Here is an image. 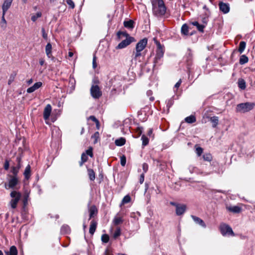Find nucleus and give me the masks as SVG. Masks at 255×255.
Instances as JSON below:
<instances>
[{
  "instance_id": "obj_1",
  "label": "nucleus",
  "mask_w": 255,
  "mask_h": 255,
  "mask_svg": "<svg viewBox=\"0 0 255 255\" xmlns=\"http://www.w3.org/2000/svg\"><path fill=\"white\" fill-rule=\"evenodd\" d=\"M152 11L156 16L163 15L166 12V7L162 0H151Z\"/></svg>"
},
{
  "instance_id": "obj_2",
  "label": "nucleus",
  "mask_w": 255,
  "mask_h": 255,
  "mask_svg": "<svg viewBox=\"0 0 255 255\" xmlns=\"http://www.w3.org/2000/svg\"><path fill=\"white\" fill-rule=\"evenodd\" d=\"M147 44V39L146 38H144L138 42L135 46L134 59H137V58L141 56V52L145 48Z\"/></svg>"
},
{
  "instance_id": "obj_3",
  "label": "nucleus",
  "mask_w": 255,
  "mask_h": 255,
  "mask_svg": "<svg viewBox=\"0 0 255 255\" xmlns=\"http://www.w3.org/2000/svg\"><path fill=\"white\" fill-rule=\"evenodd\" d=\"M10 196L11 198L9 202V205L12 209H15L17 207V204L20 200L21 194L19 192L16 191H12L10 194Z\"/></svg>"
},
{
  "instance_id": "obj_4",
  "label": "nucleus",
  "mask_w": 255,
  "mask_h": 255,
  "mask_svg": "<svg viewBox=\"0 0 255 255\" xmlns=\"http://www.w3.org/2000/svg\"><path fill=\"white\" fill-rule=\"evenodd\" d=\"M255 106L253 103H244L239 104L237 106L236 110L237 112L241 113L248 112L252 110Z\"/></svg>"
},
{
  "instance_id": "obj_5",
  "label": "nucleus",
  "mask_w": 255,
  "mask_h": 255,
  "mask_svg": "<svg viewBox=\"0 0 255 255\" xmlns=\"http://www.w3.org/2000/svg\"><path fill=\"white\" fill-rule=\"evenodd\" d=\"M154 41L157 46L156 55L154 58V63H157L158 60L163 57L164 54V50L163 46L158 41H157L155 38H154Z\"/></svg>"
},
{
  "instance_id": "obj_6",
  "label": "nucleus",
  "mask_w": 255,
  "mask_h": 255,
  "mask_svg": "<svg viewBox=\"0 0 255 255\" xmlns=\"http://www.w3.org/2000/svg\"><path fill=\"white\" fill-rule=\"evenodd\" d=\"M220 230L223 236L226 235L234 236L235 234L230 226L226 224H222L220 226Z\"/></svg>"
},
{
  "instance_id": "obj_7",
  "label": "nucleus",
  "mask_w": 255,
  "mask_h": 255,
  "mask_svg": "<svg viewBox=\"0 0 255 255\" xmlns=\"http://www.w3.org/2000/svg\"><path fill=\"white\" fill-rule=\"evenodd\" d=\"M90 93L92 97L95 99H99L102 95V91L98 85H92Z\"/></svg>"
},
{
  "instance_id": "obj_8",
  "label": "nucleus",
  "mask_w": 255,
  "mask_h": 255,
  "mask_svg": "<svg viewBox=\"0 0 255 255\" xmlns=\"http://www.w3.org/2000/svg\"><path fill=\"white\" fill-rule=\"evenodd\" d=\"M18 183V179L17 177H12V176L10 175L8 184H5V188L6 189L9 188H11L13 189H15Z\"/></svg>"
},
{
  "instance_id": "obj_9",
  "label": "nucleus",
  "mask_w": 255,
  "mask_h": 255,
  "mask_svg": "<svg viewBox=\"0 0 255 255\" xmlns=\"http://www.w3.org/2000/svg\"><path fill=\"white\" fill-rule=\"evenodd\" d=\"M135 39L133 37H128L126 39L123 40L117 46V49H123L129 45L132 42L134 41Z\"/></svg>"
},
{
  "instance_id": "obj_10",
  "label": "nucleus",
  "mask_w": 255,
  "mask_h": 255,
  "mask_svg": "<svg viewBox=\"0 0 255 255\" xmlns=\"http://www.w3.org/2000/svg\"><path fill=\"white\" fill-rule=\"evenodd\" d=\"M52 45L48 42L45 47V53L48 58H50L52 61H55V58L52 55Z\"/></svg>"
},
{
  "instance_id": "obj_11",
  "label": "nucleus",
  "mask_w": 255,
  "mask_h": 255,
  "mask_svg": "<svg viewBox=\"0 0 255 255\" xmlns=\"http://www.w3.org/2000/svg\"><path fill=\"white\" fill-rule=\"evenodd\" d=\"M52 111V107L50 104H48L46 106L44 109L43 112V118L45 120H47L49 119Z\"/></svg>"
},
{
  "instance_id": "obj_12",
  "label": "nucleus",
  "mask_w": 255,
  "mask_h": 255,
  "mask_svg": "<svg viewBox=\"0 0 255 255\" xmlns=\"http://www.w3.org/2000/svg\"><path fill=\"white\" fill-rule=\"evenodd\" d=\"M184 58L187 63V66L189 67L190 66L192 61V53L190 49H188V51Z\"/></svg>"
},
{
  "instance_id": "obj_13",
  "label": "nucleus",
  "mask_w": 255,
  "mask_h": 255,
  "mask_svg": "<svg viewBox=\"0 0 255 255\" xmlns=\"http://www.w3.org/2000/svg\"><path fill=\"white\" fill-rule=\"evenodd\" d=\"M219 8L221 11L224 13H227L230 11V6L229 4L223 2H220L219 3Z\"/></svg>"
},
{
  "instance_id": "obj_14",
  "label": "nucleus",
  "mask_w": 255,
  "mask_h": 255,
  "mask_svg": "<svg viewBox=\"0 0 255 255\" xmlns=\"http://www.w3.org/2000/svg\"><path fill=\"white\" fill-rule=\"evenodd\" d=\"M186 210V206L184 204H179L177 205L176 208V214L178 216L184 214Z\"/></svg>"
},
{
  "instance_id": "obj_15",
  "label": "nucleus",
  "mask_w": 255,
  "mask_h": 255,
  "mask_svg": "<svg viewBox=\"0 0 255 255\" xmlns=\"http://www.w3.org/2000/svg\"><path fill=\"white\" fill-rule=\"evenodd\" d=\"M42 85V83L41 82H38L35 83L32 86L28 88L26 92L28 93H31L34 92L35 90H37L39 88H40Z\"/></svg>"
},
{
  "instance_id": "obj_16",
  "label": "nucleus",
  "mask_w": 255,
  "mask_h": 255,
  "mask_svg": "<svg viewBox=\"0 0 255 255\" xmlns=\"http://www.w3.org/2000/svg\"><path fill=\"white\" fill-rule=\"evenodd\" d=\"M12 2V0H4V2L2 6V12L3 13V15H5L6 12L8 10V9L10 7L11 3Z\"/></svg>"
},
{
  "instance_id": "obj_17",
  "label": "nucleus",
  "mask_w": 255,
  "mask_h": 255,
  "mask_svg": "<svg viewBox=\"0 0 255 255\" xmlns=\"http://www.w3.org/2000/svg\"><path fill=\"white\" fill-rule=\"evenodd\" d=\"M191 218L196 224L200 225L201 226L204 228L206 227V225L204 222L203 221V220L200 219V218L194 215H192Z\"/></svg>"
},
{
  "instance_id": "obj_18",
  "label": "nucleus",
  "mask_w": 255,
  "mask_h": 255,
  "mask_svg": "<svg viewBox=\"0 0 255 255\" xmlns=\"http://www.w3.org/2000/svg\"><path fill=\"white\" fill-rule=\"evenodd\" d=\"M97 223L95 220H93L90 223L89 233L91 235H93L95 233L97 228Z\"/></svg>"
},
{
  "instance_id": "obj_19",
  "label": "nucleus",
  "mask_w": 255,
  "mask_h": 255,
  "mask_svg": "<svg viewBox=\"0 0 255 255\" xmlns=\"http://www.w3.org/2000/svg\"><path fill=\"white\" fill-rule=\"evenodd\" d=\"M98 210L95 206H92L89 209L90 218L89 220L93 218L97 214Z\"/></svg>"
},
{
  "instance_id": "obj_20",
  "label": "nucleus",
  "mask_w": 255,
  "mask_h": 255,
  "mask_svg": "<svg viewBox=\"0 0 255 255\" xmlns=\"http://www.w3.org/2000/svg\"><path fill=\"white\" fill-rule=\"evenodd\" d=\"M6 255H17L16 248L13 246L10 248L9 251L5 252Z\"/></svg>"
},
{
  "instance_id": "obj_21",
  "label": "nucleus",
  "mask_w": 255,
  "mask_h": 255,
  "mask_svg": "<svg viewBox=\"0 0 255 255\" xmlns=\"http://www.w3.org/2000/svg\"><path fill=\"white\" fill-rule=\"evenodd\" d=\"M133 24L134 21L132 20H129L124 22V26L128 29H132L134 27Z\"/></svg>"
},
{
  "instance_id": "obj_22",
  "label": "nucleus",
  "mask_w": 255,
  "mask_h": 255,
  "mask_svg": "<svg viewBox=\"0 0 255 255\" xmlns=\"http://www.w3.org/2000/svg\"><path fill=\"white\" fill-rule=\"evenodd\" d=\"M88 175L91 181H94L95 179L96 175L94 171L92 169H87Z\"/></svg>"
},
{
  "instance_id": "obj_23",
  "label": "nucleus",
  "mask_w": 255,
  "mask_h": 255,
  "mask_svg": "<svg viewBox=\"0 0 255 255\" xmlns=\"http://www.w3.org/2000/svg\"><path fill=\"white\" fill-rule=\"evenodd\" d=\"M115 144L119 146L124 145L126 143V139L124 137H120L115 140Z\"/></svg>"
},
{
  "instance_id": "obj_24",
  "label": "nucleus",
  "mask_w": 255,
  "mask_h": 255,
  "mask_svg": "<svg viewBox=\"0 0 255 255\" xmlns=\"http://www.w3.org/2000/svg\"><path fill=\"white\" fill-rule=\"evenodd\" d=\"M30 172H31L30 166L29 165H28L26 167L24 172V173H23L25 179H28L29 178L30 175H31Z\"/></svg>"
},
{
  "instance_id": "obj_25",
  "label": "nucleus",
  "mask_w": 255,
  "mask_h": 255,
  "mask_svg": "<svg viewBox=\"0 0 255 255\" xmlns=\"http://www.w3.org/2000/svg\"><path fill=\"white\" fill-rule=\"evenodd\" d=\"M117 37L118 40H120L123 37H125L126 38L130 37L129 34L126 31H119L117 33Z\"/></svg>"
},
{
  "instance_id": "obj_26",
  "label": "nucleus",
  "mask_w": 255,
  "mask_h": 255,
  "mask_svg": "<svg viewBox=\"0 0 255 255\" xmlns=\"http://www.w3.org/2000/svg\"><path fill=\"white\" fill-rule=\"evenodd\" d=\"M210 121L212 123L213 128H216L219 123V119L218 117L214 116L210 118Z\"/></svg>"
},
{
  "instance_id": "obj_27",
  "label": "nucleus",
  "mask_w": 255,
  "mask_h": 255,
  "mask_svg": "<svg viewBox=\"0 0 255 255\" xmlns=\"http://www.w3.org/2000/svg\"><path fill=\"white\" fill-rule=\"evenodd\" d=\"M228 210L235 213H239L241 211V208L236 206L228 207Z\"/></svg>"
},
{
  "instance_id": "obj_28",
  "label": "nucleus",
  "mask_w": 255,
  "mask_h": 255,
  "mask_svg": "<svg viewBox=\"0 0 255 255\" xmlns=\"http://www.w3.org/2000/svg\"><path fill=\"white\" fill-rule=\"evenodd\" d=\"M19 166L12 167L11 170V172L13 174V175H11L12 177H17V174L19 172Z\"/></svg>"
},
{
  "instance_id": "obj_29",
  "label": "nucleus",
  "mask_w": 255,
  "mask_h": 255,
  "mask_svg": "<svg viewBox=\"0 0 255 255\" xmlns=\"http://www.w3.org/2000/svg\"><path fill=\"white\" fill-rule=\"evenodd\" d=\"M185 121L188 124H192L196 122V118L193 115H191L185 119Z\"/></svg>"
},
{
  "instance_id": "obj_30",
  "label": "nucleus",
  "mask_w": 255,
  "mask_h": 255,
  "mask_svg": "<svg viewBox=\"0 0 255 255\" xmlns=\"http://www.w3.org/2000/svg\"><path fill=\"white\" fill-rule=\"evenodd\" d=\"M246 46V43L245 41H242L240 42L238 51L240 53H242L245 49Z\"/></svg>"
},
{
  "instance_id": "obj_31",
  "label": "nucleus",
  "mask_w": 255,
  "mask_h": 255,
  "mask_svg": "<svg viewBox=\"0 0 255 255\" xmlns=\"http://www.w3.org/2000/svg\"><path fill=\"white\" fill-rule=\"evenodd\" d=\"M181 31L183 35H187L188 34V26L187 24H184L182 26Z\"/></svg>"
},
{
  "instance_id": "obj_32",
  "label": "nucleus",
  "mask_w": 255,
  "mask_h": 255,
  "mask_svg": "<svg viewBox=\"0 0 255 255\" xmlns=\"http://www.w3.org/2000/svg\"><path fill=\"white\" fill-rule=\"evenodd\" d=\"M238 86L240 89L242 90L245 89L246 87L245 81L243 79H240L238 81Z\"/></svg>"
},
{
  "instance_id": "obj_33",
  "label": "nucleus",
  "mask_w": 255,
  "mask_h": 255,
  "mask_svg": "<svg viewBox=\"0 0 255 255\" xmlns=\"http://www.w3.org/2000/svg\"><path fill=\"white\" fill-rule=\"evenodd\" d=\"M192 24L194 26H196L199 31L203 32L205 25L200 24L197 21L193 22Z\"/></svg>"
},
{
  "instance_id": "obj_34",
  "label": "nucleus",
  "mask_w": 255,
  "mask_h": 255,
  "mask_svg": "<svg viewBox=\"0 0 255 255\" xmlns=\"http://www.w3.org/2000/svg\"><path fill=\"white\" fill-rule=\"evenodd\" d=\"M249 61L248 57L245 55H242L240 58V64L241 65L247 63Z\"/></svg>"
},
{
  "instance_id": "obj_35",
  "label": "nucleus",
  "mask_w": 255,
  "mask_h": 255,
  "mask_svg": "<svg viewBox=\"0 0 255 255\" xmlns=\"http://www.w3.org/2000/svg\"><path fill=\"white\" fill-rule=\"evenodd\" d=\"M203 158L205 161H211L212 159V156L210 153H205L203 155Z\"/></svg>"
},
{
  "instance_id": "obj_36",
  "label": "nucleus",
  "mask_w": 255,
  "mask_h": 255,
  "mask_svg": "<svg viewBox=\"0 0 255 255\" xmlns=\"http://www.w3.org/2000/svg\"><path fill=\"white\" fill-rule=\"evenodd\" d=\"M142 144L143 146H146L148 144L149 142L148 138L144 135H142L141 136Z\"/></svg>"
},
{
  "instance_id": "obj_37",
  "label": "nucleus",
  "mask_w": 255,
  "mask_h": 255,
  "mask_svg": "<svg viewBox=\"0 0 255 255\" xmlns=\"http://www.w3.org/2000/svg\"><path fill=\"white\" fill-rule=\"evenodd\" d=\"M113 222L115 225H118L123 223V220L121 217H116L113 220Z\"/></svg>"
},
{
  "instance_id": "obj_38",
  "label": "nucleus",
  "mask_w": 255,
  "mask_h": 255,
  "mask_svg": "<svg viewBox=\"0 0 255 255\" xmlns=\"http://www.w3.org/2000/svg\"><path fill=\"white\" fill-rule=\"evenodd\" d=\"M61 231L63 233H68L70 232V228L67 225H63L61 228Z\"/></svg>"
},
{
  "instance_id": "obj_39",
  "label": "nucleus",
  "mask_w": 255,
  "mask_h": 255,
  "mask_svg": "<svg viewBox=\"0 0 255 255\" xmlns=\"http://www.w3.org/2000/svg\"><path fill=\"white\" fill-rule=\"evenodd\" d=\"M41 15L42 14L40 12H37L35 15H33L31 16V20L34 22L37 20L38 18L40 17Z\"/></svg>"
},
{
  "instance_id": "obj_40",
  "label": "nucleus",
  "mask_w": 255,
  "mask_h": 255,
  "mask_svg": "<svg viewBox=\"0 0 255 255\" xmlns=\"http://www.w3.org/2000/svg\"><path fill=\"white\" fill-rule=\"evenodd\" d=\"M131 198L129 195L125 196L122 200V204H125L129 203L130 201Z\"/></svg>"
},
{
  "instance_id": "obj_41",
  "label": "nucleus",
  "mask_w": 255,
  "mask_h": 255,
  "mask_svg": "<svg viewBox=\"0 0 255 255\" xmlns=\"http://www.w3.org/2000/svg\"><path fill=\"white\" fill-rule=\"evenodd\" d=\"M102 241L104 243H107L109 241V237L107 234H103L101 237Z\"/></svg>"
},
{
  "instance_id": "obj_42",
  "label": "nucleus",
  "mask_w": 255,
  "mask_h": 255,
  "mask_svg": "<svg viewBox=\"0 0 255 255\" xmlns=\"http://www.w3.org/2000/svg\"><path fill=\"white\" fill-rule=\"evenodd\" d=\"M121 235V229L120 228H117L113 234V237L115 239L117 238Z\"/></svg>"
},
{
  "instance_id": "obj_43",
  "label": "nucleus",
  "mask_w": 255,
  "mask_h": 255,
  "mask_svg": "<svg viewBox=\"0 0 255 255\" xmlns=\"http://www.w3.org/2000/svg\"><path fill=\"white\" fill-rule=\"evenodd\" d=\"M66 2L70 8L73 9L75 7V3L72 0H66Z\"/></svg>"
},
{
  "instance_id": "obj_44",
  "label": "nucleus",
  "mask_w": 255,
  "mask_h": 255,
  "mask_svg": "<svg viewBox=\"0 0 255 255\" xmlns=\"http://www.w3.org/2000/svg\"><path fill=\"white\" fill-rule=\"evenodd\" d=\"M41 32H42V35L43 38L45 40H47L48 35H47V33L45 32V29L44 27H42L41 28Z\"/></svg>"
},
{
  "instance_id": "obj_45",
  "label": "nucleus",
  "mask_w": 255,
  "mask_h": 255,
  "mask_svg": "<svg viewBox=\"0 0 255 255\" xmlns=\"http://www.w3.org/2000/svg\"><path fill=\"white\" fill-rule=\"evenodd\" d=\"M126 163V157L125 155L121 157V164L123 166H125Z\"/></svg>"
},
{
  "instance_id": "obj_46",
  "label": "nucleus",
  "mask_w": 255,
  "mask_h": 255,
  "mask_svg": "<svg viewBox=\"0 0 255 255\" xmlns=\"http://www.w3.org/2000/svg\"><path fill=\"white\" fill-rule=\"evenodd\" d=\"M203 152V149L200 147H198L196 149V153L198 156H200Z\"/></svg>"
},
{
  "instance_id": "obj_47",
  "label": "nucleus",
  "mask_w": 255,
  "mask_h": 255,
  "mask_svg": "<svg viewBox=\"0 0 255 255\" xmlns=\"http://www.w3.org/2000/svg\"><path fill=\"white\" fill-rule=\"evenodd\" d=\"M89 119L92 120V121L94 122L96 124L97 126H98L99 124V121L96 118L95 116H91L89 117Z\"/></svg>"
},
{
  "instance_id": "obj_48",
  "label": "nucleus",
  "mask_w": 255,
  "mask_h": 255,
  "mask_svg": "<svg viewBox=\"0 0 255 255\" xmlns=\"http://www.w3.org/2000/svg\"><path fill=\"white\" fill-rule=\"evenodd\" d=\"M16 160L17 162V164L16 166H19V168H20L21 167V156L20 155L17 156L16 157Z\"/></svg>"
},
{
  "instance_id": "obj_49",
  "label": "nucleus",
  "mask_w": 255,
  "mask_h": 255,
  "mask_svg": "<svg viewBox=\"0 0 255 255\" xmlns=\"http://www.w3.org/2000/svg\"><path fill=\"white\" fill-rule=\"evenodd\" d=\"M86 154L88 155H89L90 157H93V149L92 147H90L89 149H88L86 150Z\"/></svg>"
},
{
  "instance_id": "obj_50",
  "label": "nucleus",
  "mask_w": 255,
  "mask_h": 255,
  "mask_svg": "<svg viewBox=\"0 0 255 255\" xmlns=\"http://www.w3.org/2000/svg\"><path fill=\"white\" fill-rule=\"evenodd\" d=\"M148 168V164L147 163H144L142 164V169H143V170L144 174L147 171Z\"/></svg>"
},
{
  "instance_id": "obj_51",
  "label": "nucleus",
  "mask_w": 255,
  "mask_h": 255,
  "mask_svg": "<svg viewBox=\"0 0 255 255\" xmlns=\"http://www.w3.org/2000/svg\"><path fill=\"white\" fill-rule=\"evenodd\" d=\"M88 160V157L85 153H83L81 155V160L86 162Z\"/></svg>"
},
{
  "instance_id": "obj_52",
  "label": "nucleus",
  "mask_w": 255,
  "mask_h": 255,
  "mask_svg": "<svg viewBox=\"0 0 255 255\" xmlns=\"http://www.w3.org/2000/svg\"><path fill=\"white\" fill-rule=\"evenodd\" d=\"M9 167V161L7 160H6L4 164V169L6 170H8Z\"/></svg>"
},
{
  "instance_id": "obj_53",
  "label": "nucleus",
  "mask_w": 255,
  "mask_h": 255,
  "mask_svg": "<svg viewBox=\"0 0 255 255\" xmlns=\"http://www.w3.org/2000/svg\"><path fill=\"white\" fill-rule=\"evenodd\" d=\"M144 180V173H142L139 178V183L140 184H142Z\"/></svg>"
},
{
  "instance_id": "obj_54",
  "label": "nucleus",
  "mask_w": 255,
  "mask_h": 255,
  "mask_svg": "<svg viewBox=\"0 0 255 255\" xmlns=\"http://www.w3.org/2000/svg\"><path fill=\"white\" fill-rule=\"evenodd\" d=\"M93 67L94 68H95L97 67L96 57L95 56L93 57Z\"/></svg>"
},
{
  "instance_id": "obj_55",
  "label": "nucleus",
  "mask_w": 255,
  "mask_h": 255,
  "mask_svg": "<svg viewBox=\"0 0 255 255\" xmlns=\"http://www.w3.org/2000/svg\"><path fill=\"white\" fill-rule=\"evenodd\" d=\"M181 82H182V80L181 79H179V80L175 84V86H174V87L176 88H178L181 84Z\"/></svg>"
},
{
  "instance_id": "obj_56",
  "label": "nucleus",
  "mask_w": 255,
  "mask_h": 255,
  "mask_svg": "<svg viewBox=\"0 0 255 255\" xmlns=\"http://www.w3.org/2000/svg\"><path fill=\"white\" fill-rule=\"evenodd\" d=\"M14 79V77L13 76L11 75L9 77V79L8 81V84L10 85L11 83L13 81Z\"/></svg>"
},
{
  "instance_id": "obj_57",
  "label": "nucleus",
  "mask_w": 255,
  "mask_h": 255,
  "mask_svg": "<svg viewBox=\"0 0 255 255\" xmlns=\"http://www.w3.org/2000/svg\"><path fill=\"white\" fill-rule=\"evenodd\" d=\"M195 169V167H194V166H192V165H190V166H189V171H190V173H193V172H194V169Z\"/></svg>"
},
{
  "instance_id": "obj_58",
  "label": "nucleus",
  "mask_w": 255,
  "mask_h": 255,
  "mask_svg": "<svg viewBox=\"0 0 255 255\" xmlns=\"http://www.w3.org/2000/svg\"><path fill=\"white\" fill-rule=\"evenodd\" d=\"M44 63H45V60L43 58H41L39 59V64L41 66L43 65Z\"/></svg>"
},
{
  "instance_id": "obj_59",
  "label": "nucleus",
  "mask_w": 255,
  "mask_h": 255,
  "mask_svg": "<svg viewBox=\"0 0 255 255\" xmlns=\"http://www.w3.org/2000/svg\"><path fill=\"white\" fill-rule=\"evenodd\" d=\"M1 23H4L5 24L6 23V20L4 18V15H3V12H2V18H1Z\"/></svg>"
},
{
  "instance_id": "obj_60",
  "label": "nucleus",
  "mask_w": 255,
  "mask_h": 255,
  "mask_svg": "<svg viewBox=\"0 0 255 255\" xmlns=\"http://www.w3.org/2000/svg\"><path fill=\"white\" fill-rule=\"evenodd\" d=\"M98 135H99V132H96L94 133V135H93L92 136V138H97L98 137Z\"/></svg>"
},
{
  "instance_id": "obj_61",
  "label": "nucleus",
  "mask_w": 255,
  "mask_h": 255,
  "mask_svg": "<svg viewBox=\"0 0 255 255\" xmlns=\"http://www.w3.org/2000/svg\"><path fill=\"white\" fill-rule=\"evenodd\" d=\"M148 184L147 183H145V192H146L148 189Z\"/></svg>"
},
{
  "instance_id": "obj_62",
  "label": "nucleus",
  "mask_w": 255,
  "mask_h": 255,
  "mask_svg": "<svg viewBox=\"0 0 255 255\" xmlns=\"http://www.w3.org/2000/svg\"><path fill=\"white\" fill-rule=\"evenodd\" d=\"M170 204H171V205H173V206H175V207H176V208H177V205H179V204H177V203H176L173 202H170Z\"/></svg>"
},
{
  "instance_id": "obj_63",
  "label": "nucleus",
  "mask_w": 255,
  "mask_h": 255,
  "mask_svg": "<svg viewBox=\"0 0 255 255\" xmlns=\"http://www.w3.org/2000/svg\"><path fill=\"white\" fill-rule=\"evenodd\" d=\"M33 82L32 79H30L27 81V83L28 85H30Z\"/></svg>"
},
{
  "instance_id": "obj_64",
  "label": "nucleus",
  "mask_w": 255,
  "mask_h": 255,
  "mask_svg": "<svg viewBox=\"0 0 255 255\" xmlns=\"http://www.w3.org/2000/svg\"><path fill=\"white\" fill-rule=\"evenodd\" d=\"M147 95L149 96L152 94V91L151 90H148L146 92Z\"/></svg>"
}]
</instances>
